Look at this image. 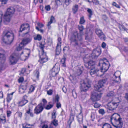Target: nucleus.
I'll list each match as a JSON object with an SVG mask.
<instances>
[{
    "label": "nucleus",
    "instance_id": "obj_55",
    "mask_svg": "<svg viewBox=\"0 0 128 128\" xmlns=\"http://www.w3.org/2000/svg\"><path fill=\"white\" fill-rule=\"evenodd\" d=\"M55 2L57 5H60L61 2L60 0H55Z\"/></svg>",
    "mask_w": 128,
    "mask_h": 128
},
{
    "label": "nucleus",
    "instance_id": "obj_53",
    "mask_svg": "<svg viewBox=\"0 0 128 128\" xmlns=\"http://www.w3.org/2000/svg\"><path fill=\"white\" fill-rule=\"evenodd\" d=\"M45 8L46 10L49 11L50 9V7L49 5H48L45 6Z\"/></svg>",
    "mask_w": 128,
    "mask_h": 128
},
{
    "label": "nucleus",
    "instance_id": "obj_44",
    "mask_svg": "<svg viewBox=\"0 0 128 128\" xmlns=\"http://www.w3.org/2000/svg\"><path fill=\"white\" fill-rule=\"evenodd\" d=\"M114 95V93L112 92H111L108 93L107 94V96L108 97L113 96Z\"/></svg>",
    "mask_w": 128,
    "mask_h": 128
},
{
    "label": "nucleus",
    "instance_id": "obj_3",
    "mask_svg": "<svg viewBox=\"0 0 128 128\" xmlns=\"http://www.w3.org/2000/svg\"><path fill=\"white\" fill-rule=\"evenodd\" d=\"M2 41L6 44H10L12 42L14 37V34L11 31H5L3 33Z\"/></svg>",
    "mask_w": 128,
    "mask_h": 128
},
{
    "label": "nucleus",
    "instance_id": "obj_35",
    "mask_svg": "<svg viewBox=\"0 0 128 128\" xmlns=\"http://www.w3.org/2000/svg\"><path fill=\"white\" fill-rule=\"evenodd\" d=\"M34 40H40L42 38L40 34H38L36 37H34Z\"/></svg>",
    "mask_w": 128,
    "mask_h": 128
},
{
    "label": "nucleus",
    "instance_id": "obj_48",
    "mask_svg": "<svg viewBox=\"0 0 128 128\" xmlns=\"http://www.w3.org/2000/svg\"><path fill=\"white\" fill-rule=\"evenodd\" d=\"M52 90L50 89L48 91H47V93L48 95H51L52 94Z\"/></svg>",
    "mask_w": 128,
    "mask_h": 128
},
{
    "label": "nucleus",
    "instance_id": "obj_47",
    "mask_svg": "<svg viewBox=\"0 0 128 128\" xmlns=\"http://www.w3.org/2000/svg\"><path fill=\"white\" fill-rule=\"evenodd\" d=\"M100 105L97 102H95L94 105V107L96 108L100 107Z\"/></svg>",
    "mask_w": 128,
    "mask_h": 128
},
{
    "label": "nucleus",
    "instance_id": "obj_50",
    "mask_svg": "<svg viewBox=\"0 0 128 128\" xmlns=\"http://www.w3.org/2000/svg\"><path fill=\"white\" fill-rule=\"evenodd\" d=\"M37 25L40 28H42L44 26L43 24L38 22L37 23Z\"/></svg>",
    "mask_w": 128,
    "mask_h": 128
},
{
    "label": "nucleus",
    "instance_id": "obj_42",
    "mask_svg": "<svg viewBox=\"0 0 128 128\" xmlns=\"http://www.w3.org/2000/svg\"><path fill=\"white\" fill-rule=\"evenodd\" d=\"M98 112L100 114L102 115L104 114L105 113L104 110L102 109H100Z\"/></svg>",
    "mask_w": 128,
    "mask_h": 128
},
{
    "label": "nucleus",
    "instance_id": "obj_62",
    "mask_svg": "<svg viewBox=\"0 0 128 128\" xmlns=\"http://www.w3.org/2000/svg\"><path fill=\"white\" fill-rule=\"evenodd\" d=\"M26 69L25 68H22L21 70L22 73L23 74L26 72Z\"/></svg>",
    "mask_w": 128,
    "mask_h": 128
},
{
    "label": "nucleus",
    "instance_id": "obj_7",
    "mask_svg": "<svg viewBox=\"0 0 128 128\" xmlns=\"http://www.w3.org/2000/svg\"><path fill=\"white\" fill-rule=\"evenodd\" d=\"M95 92L93 91L92 94L91 98L93 102L98 100H100L102 94L98 93L97 92L98 90H96ZM98 92H99L98 90Z\"/></svg>",
    "mask_w": 128,
    "mask_h": 128
},
{
    "label": "nucleus",
    "instance_id": "obj_5",
    "mask_svg": "<svg viewBox=\"0 0 128 128\" xmlns=\"http://www.w3.org/2000/svg\"><path fill=\"white\" fill-rule=\"evenodd\" d=\"M108 80L107 78H104L103 79L100 80L97 84H96L94 86V89L100 92L102 90V87L103 86L104 84Z\"/></svg>",
    "mask_w": 128,
    "mask_h": 128
},
{
    "label": "nucleus",
    "instance_id": "obj_64",
    "mask_svg": "<svg viewBox=\"0 0 128 128\" xmlns=\"http://www.w3.org/2000/svg\"><path fill=\"white\" fill-rule=\"evenodd\" d=\"M125 98L126 100H128V93H126L125 94Z\"/></svg>",
    "mask_w": 128,
    "mask_h": 128
},
{
    "label": "nucleus",
    "instance_id": "obj_15",
    "mask_svg": "<svg viewBox=\"0 0 128 128\" xmlns=\"http://www.w3.org/2000/svg\"><path fill=\"white\" fill-rule=\"evenodd\" d=\"M59 71V69L58 68L54 67L51 70L50 72V74L51 76L54 77L58 74Z\"/></svg>",
    "mask_w": 128,
    "mask_h": 128
},
{
    "label": "nucleus",
    "instance_id": "obj_58",
    "mask_svg": "<svg viewBox=\"0 0 128 128\" xmlns=\"http://www.w3.org/2000/svg\"><path fill=\"white\" fill-rule=\"evenodd\" d=\"M11 114V112L10 111H7V116L8 117H9L10 115Z\"/></svg>",
    "mask_w": 128,
    "mask_h": 128
},
{
    "label": "nucleus",
    "instance_id": "obj_46",
    "mask_svg": "<svg viewBox=\"0 0 128 128\" xmlns=\"http://www.w3.org/2000/svg\"><path fill=\"white\" fill-rule=\"evenodd\" d=\"M53 106V105L52 104H49L45 108L47 110H49L52 108Z\"/></svg>",
    "mask_w": 128,
    "mask_h": 128
},
{
    "label": "nucleus",
    "instance_id": "obj_38",
    "mask_svg": "<svg viewBox=\"0 0 128 128\" xmlns=\"http://www.w3.org/2000/svg\"><path fill=\"white\" fill-rule=\"evenodd\" d=\"M12 96L11 95L8 94L7 97V101L8 102H9L12 98Z\"/></svg>",
    "mask_w": 128,
    "mask_h": 128
},
{
    "label": "nucleus",
    "instance_id": "obj_23",
    "mask_svg": "<svg viewBox=\"0 0 128 128\" xmlns=\"http://www.w3.org/2000/svg\"><path fill=\"white\" fill-rule=\"evenodd\" d=\"M5 52L2 49H0V60L2 61V60L4 58ZM1 62L0 61V62Z\"/></svg>",
    "mask_w": 128,
    "mask_h": 128
},
{
    "label": "nucleus",
    "instance_id": "obj_11",
    "mask_svg": "<svg viewBox=\"0 0 128 128\" xmlns=\"http://www.w3.org/2000/svg\"><path fill=\"white\" fill-rule=\"evenodd\" d=\"M95 32L96 35L101 40H105V36L101 30L99 28H96V30Z\"/></svg>",
    "mask_w": 128,
    "mask_h": 128
},
{
    "label": "nucleus",
    "instance_id": "obj_1",
    "mask_svg": "<svg viewBox=\"0 0 128 128\" xmlns=\"http://www.w3.org/2000/svg\"><path fill=\"white\" fill-rule=\"evenodd\" d=\"M79 33L77 31L74 32L70 38L71 43L74 46H80L83 44L82 36L83 35V31L84 26H78Z\"/></svg>",
    "mask_w": 128,
    "mask_h": 128
},
{
    "label": "nucleus",
    "instance_id": "obj_45",
    "mask_svg": "<svg viewBox=\"0 0 128 128\" xmlns=\"http://www.w3.org/2000/svg\"><path fill=\"white\" fill-rule=\"evenodd\" d=\"M85 22L84 20L83 17L81 18L80 22V24H83Z\"/></svg>",
    "mask_w": 128,
    "mask_h": 128
},
{
    "label": "nucleus",
    "instance_id": "obj_20",
    "mask_svg": "<svg viewBox=\"0 0 128 128\" xmlns=\"http://www.w3.org/2000/svg\"><path fill=\"white\" fill-rule=\"evenodd\" d=\"M29 25L28 24H22L20 26L19 32H22V31L27 29L29 30Z\"/></svg>",
    "mask_w": 128,
    "mask_h": 128
},
{
    "label": "nucleus",
    "instance_id": "obj_14",
    "mask_svg": "<svg viewBox=\"0 0 128 128\" xmlns=\"http://www.w3.org/2000/svg\"><path fill=\"white\" fill-rule=\"evenodd\" d=\"M18 60V58L16 57V56H14L13 54L9 58L10 63V64L13 65L15 64L17 62Z\"/></svg>",
    "mask_w": 128,
    "mask_h": 128
},
{
    "label": "nucleus",
    "instance_id": "obj_4",
    "mask_svg": "<svg viewBox=\"0 0 128 128\" xmlns=\"http://www.w3.org/2000/svg\"><path fill=\"white\" fill-rule=\"evenodd\" d=\"M45 42L44 41H42L40 43L39 47L41 50L39 51V56L40 60H38L40 63H42L48 61V58L46 52H44V48L45 47L44 46Z\"/></svg>",
    "mask_w": 128,
    "mask_h": 128
},
{
    "label": "nucleus",
    "instance_id": "obj_28",
    "mask_svg": "<svg viewBox=\"0 0 128 128\" xmlns=\"http://www.w3.org/2000/svg\"><path fill=\"white\" fill-rule=\"evenodd\" d=\"M70 79L72 82L74 84H76L78 82V80L75 77H74L72 76H71L70 78Z\"/></svg>",
    "mask_w": 128,
    "mask_h": 128
},
{
    "label": "nucleus",
    "instance_id": "obj_61",
    "mask_svg": "<svg viewBox=\"0 0 128 128\" xmlns=\"http://www.w3.org/2000/svg\"><path fill=\"white\" fill-rule=\"evenodd\" d=\"M123 50L125 52H128V50L127 48L125 47L123 48Z\"/></svg>",
    "mask_w": 128,
    "mask_h": 128
},
{
    "label": "nucleus",
    "instance_id": "obj_41",
    "mask_svg": "<svg viewBox=\"0 0 128 128\" xmlns=\"http://www.w3.org/2000/svg\"><path fill=\"white\" fill-rule=\"evenodd\" d=\"M88 2H93L95 3L96 4H99V2L98 0H88Z\"/></svg>",
    "mask_w": 128,
    "mask_h": 128
},
{
    "label": "nucleus",
    "instance_id": "obj_13",
    "mask_svg": "<svg viewBox=\"0 0 128 128\" xmlns=\"http://www.w3.org/2000/svg\"><path fill=\"white\" fill-rule=\"evenodd\" d=\"M14 8L12 7L8 8L4 16H10L12 15L14 12Z\"/></svg>",
    "mask_w": 128,
    "mask_h": 128
},
{
    "label": "nucleus",
    "instance_id": "obj_24",
    "mask_svg": "<svg viewBox=\"0 0 128 128\" xmlns=\"http://www.w3.org/2000/svg\"><path fill=\"white\" fill-rule=\"evenodd\" d=\"M90 72V74L92 76L96 73L99 71V70L98 69H96L94 67L91 68Z\"/></svg>",
    "mask_w": 128,
    "mask_h": 128
},
{
    "label": "nucleus",
    "instance_id": "obj_27",
    "mask_svg": "<svg viewBox=\"0 0 128 128\" xmlns=\"http://www.w3.org/2000/svg\"><path fill=\"white\" fill-rule=\"evenodd\" d=\"M78 6L77 4H75L72 8V12L74 14H75L78 11Z\"/></svg>",
    "mask_w": 128,
    "mask_h": 128
},
{
    "label": "nucleus",
    "instance_id": "obj_60",
    "mask_svg": "<svg viewBox=\"0 0 128 128\" xmlns=\"http://www.w3.org/2000/svg\"><path fill=\"white\" fill-rule=\"evenodd\" d=\"M42 102H43L44 106H45L47 103V101L44 99H43L42 100Z\"/></svg>",
    "mask_w": 128,
    "mask_h": 128
},
{
    "label": "nucleus",
    "instance_id": "obj_63",
    "mask_svg": "<svg viewBox=\"0 0 128 128\" xmlns=\"http://www.w3.org/2000/svg\"><path fill=\"white\" fill-rule=\"evenodd\" d=\"M106 44L104 42H103L102 44V46L103 48H104L106 47Z\"/></svg>",
    "mask_w": 128,
    "mask_h": 128
},
{
    "label": "nucleus",
    "instance_id": "obj_52",
    "mask_svg": "<svg viewBox=\"0 0 128 128\" xmlns=\"http://www.w3.org/2000/svg\"><path fill=\"white\" fill-rule=\"evenodd\" d=\"M30 126V124H26L25 125V124H23L22 125L23 128H30L29 126Z\"/></svg>",
    "mask_w": 128,
    "mask_h": 128
},
{
    "label": "nucleus",
    "instance_id": "obj_9",
    "mask_svg": "<svg viewBox=\"0 0 128 128\" xmlns=\"http://www.w3.org/2000/svg\"><path fill=\"white\" fill-rule=\"evenodd\" d=\"M27 86V82L26 81L22 82L19 88L20 93L22 94L25 92Z\"/></svg>",
    "mask_w": 128,
    "mask_h": 128
},
{
    "label": "nucleus",
    "instance_id": "obj_51",
    "mask_svg": "<svg viewBox=\"0 0 128 128\" xmlns=\"http://www.w3.org/2000/svg\"><path fill=\"white\" fill-rule=\"evenodd\" d=\"M36 28L38 31H40L41 33H43L44 32V30H43L40 29V28L37 26L36 27Z\"/></svg>",
    "mask_w": 128,
    "mask_h": 128
},
{
    "label": "nucleus",
    "instance_id": "obj_2",
    "mask_svg": "<svg viewBox=\"0 0 128 128\" xmlns=\"http://www.w3.org/2000/svg\"><path fill=\"white\" fill-rule=\"evenodd\" d=\"M110 122L112 125L116 128H122L123 122L122 118L118 114L114 113L110 118Z\"/></svg>",
    "mask_w": 128,
    "mask_h": 128
},
{
    "label": "nucleus",
    "instance_id": "obj_33",
    "mask_svg": "<svg viewBox=\"0 0 128 128\" xmlns=\"http://www.w3.org/2000/svg\"><path fill=\"white\" fill-rule=\"evenodd\" d=\"M51 123V124H52L55 126H57L58 125V121L55 119H54Z\"/></svg>",
    "mask_w": 128,
    "mask_h": 128
},
{
    "label": "nucleus",
    "instance_id": "obj_8",
    "mask_svg": "<svg viewBox=\"0 0 128 128\" xmlns=\"http://www.w3.org/2000/svg\"><path fill=\"white\" fill-rule=\"evenodd\" d=\"M103 62V61L102 60H100L98 64V65L100 66V64H102V66L101 72H104L108 70L109 68V66H108V64H107L106 63Z\"/></svg>",
    "mask_w": 128,
    "mask_h": 128
},
{
    "label": "nucleus",
    "instance_id": "obj_54",
    "mask_svg": "<svg viewBox=\"0 0 128 128\" xmlns=\"http://www.w3.org/2000/svg\"><path fill=\"white\" fill-rule=\"evenodd\" d=\"M60 98L59 97L58 95H57L55 97V101L56 102H58Z\"/></svg>",
    "mask_w": 128,
    "mask_h": 128
},
{
    "label": "nucleus",
    "instance_id": "obj_26",
    "mask_svg": "<svg viewBox=\"0 0 128 128\" xmlns=\"http://www.w3.org/2000/svg\"><path fill=\"white\" fill-rule=\"evenodd\" d=\"M31 41V40L29 38H25L24 39L22 40V42L20 43L23 44L24 46Z\"/></svg>",
    "mask_w": 128,
    "mask_h": 128
},
{
    "label": "nucleus",
    "instance_id": "obj_25",
    "mask_svg": "<svg viewBox=\"0 0 128 128\" xmlns=\"http://www.w3.org/2000/svg\"><path fill=\"white\" fill-rule=\"evenodd\" d=\"M61 45H60V44H58V45H57L56 46V54L57 55H59L61 52Z\"/></svg>",
    "mask_w": 128,
    "mask_h": 128
},
{
    "label": "nucleus",
    "instance_id": "obj_59",
    "mask_svg": "<svg viewBox=\"0 0 128 128\" xmlns=\"http://www.w3.org/2000/svg\"><path fill=\"white\" fill-rule=\"evenodd\" d=\"M24 80V78H19L18 79V82H21L22 83L24 82L23 81Z\"/></svg>",
    "mask_w": 128,
    "mask_h": 128
},
{
    "label": "nucleus",
    "instance_id": "obj_17",
    "mask_svg": "<svg viewBox=\"0 0 128 128\" xmlns=\"http://www.w3.org/2000/svg\"><path fill=\"white\" fill-rule=\"evenodd\" d=\"M100 54V53L99 51L96 50H94L90 57L92 59L96 58Z\"/></svg>",
    "mask_w": 128,
    "mask_h": 128
},
{
    "label": "nucleus",
    "instance_id": "obj_37",
    "mask_svg": "<svg viewBox=\"0 0 128 128\" xmlns=\"http://www.w3.org/2000/svg\"><path fill=\"white\" fill-rule=\"evenodd\" d=\"M42 128H48V126L47 124L45 122H42L41 124Z\"/></svg>",
    "mask_w": 128,
    "mask_h": 128
},
{
    "label": "nucleus",
    "instance_id": "obj_31",
    "mask_svg": "<svg viewBox=\"0 0 128 128\" xmlns=\"http://www.w3.org/2000/svg\"><path fill=\"white\" fill-rule=\"evenodd\" d=\"M12 1H14L16 0H12ZM8 0H0V6L6 4Z\"/></svg>",
    "mask_w": 128,
    "mask_h": 128
},
{
    "label": "nucleus",
    "instance_id": "obj_40",
    "mask_svg": "<svg viewBox=\"0 0 128 128\" xmlns=\"http://www.w3.org/2000/svg\"><path fill=\"white\" fill-rule=\"evenodd\" d=\"M72 96L74 97V98H77V95L76 91L74 90H72Z\"/></svg>",
    "mask_w": 128,
    "mask_h": 128
},
{
    "label": "nucleus",
    "instance_id": "obj_30",
    "mask_svg": "<svg viewBox=\"0 0 128 128\" xmlns=\"http://www.w3.org/2000/svg\"><path fill=\"white\" fill-rule=\"evenodd\" d=\"M74 116H70L69 120L68 122L69 124V128H70V124L74 120Z\"/></svg>",
    "mask_w": 128,
    "mask_h": 128
},
{
    "label": "nucleus",
    "instance_id": "obj_49",
    "mask_svg": "<svg viewBox=\"0 0 128 128\" xmlns=\"http://www.w3.org/2000/svg\"><path fill=\"white\" fill-rule=\"evenodd\" d=\"M112 5L113 6H115L116 8H120V6L118 4H117L115 2H114L112 3Z\"/></svg>",
    "mask_w": 128,
    "mask_h": 128
},
{
    "label": "nucleus",
    "instance_id": "obj_18",
    "mask_svg": "<svg viewBox=\"0 0 128 128\" xmlns=\"http://www.w3.org/2000/svg\"><path fill=\"white\" fill-rule=\"evenodd\" d=\"M95 64V62L94 61L92 60H90L86 63L85 64V66L86 68H90L94 67V65Z\"/></svg>",
    "mask_w": 128,
    "mask_h": 128
},
{
    "label": "nucleus",
    "instance_id": "obj_6",
    "mask_svg": "<svg viewBox=\"0 0 128 128\" xmlns=\"http://www.w3.org/2000/svg\"><path fill=\"white\" fill-rule=\"evenodd\" d=\"M90 85L84 81L82 80L80 83V90L81 92H86L90 87Z\"/></svg>",
    "mask_w": 128,
    "mask_h": 128
},
{
    "label": "nucleus",
    "instance_id": "obj_22",
    "mask_svg": "<svg viewBox=\"0 0 128 128\" xmlns=\"http://www.w3.org/2000/svg\"><path fill=\"white\" fill-rule=\"evenodd\" d=\"M55 22V20L54 16H51L50 21L48 23L47 26L48 27V28L49 29L51 28V26L50 25L52 23Z\"/></svg>",
    "mask_w": 128,
    "mask_h": 128
},
{
    "label": "nucleus",
    "instance_id": "obj_56",
    "mask_svg": "<svg viewBox=\"0 0 128 128\" xmlns=\"http://www.w3.org/2000/svg\"><path fill=\"white\" fill-rule=\"evenodd\" d=\"M61 104L60 102H57L56 107L57 108H59L61 107Z\"/></svg>",
    "mask_w": 128,
    "mask_h": 128
},
{
    "label": "nucleus",
    "instance_id": "obj_29",
    "mask_svg": "<svg viewBox=\"0 0 128 128\" xmlns=\"http://www.w3.org/2000/svg\"><path fill=\"white\" fill-rule=\"evenodd\" d=\"M3 21L5 23H6V22H10V16H3Z\"/></svg>",
    "mask_w": 128,
    "mask_h": 128
},
{
    "label": "nucleus",
    "instance_id": "obj_16",
    "mask_svg": "<svg viewBox=\"0 0 128 128\" xmlns=\"http://www.w3.org/2000/svg\"><path fill=\"white\" fill-rule=\"evenodd\" d=\"M27 96L26 95H24L23 96V99L21 101L19 102L18 106H24L28 102V101L26 100Z\"/></svg>",
    "mask_w": 128,
    "mask_h": 128
},
{
    "label": "nucleus",
    "instance_id": "obj_57",
    "mask_svg": "<svg viewBox=\"0 0 128 128\" xmlns=\"http://www.w3.org/2000/svg\"><path fill=\"white\" fill-rule=\"evenodd\" d=\"M58 42L57 44V45H58V44H60V45H61V38L60 37H59L58 39Z\"/></svg>",
    "mask_w": 128,
    "mask_h": 128
},
{
    "label": "nucleus",
    "instance_id": "obj_32",
    "mask_svg": "<svg viewBox=\"0 0 128 128\" xmlns=\"http://www.w3.org/2000/svg\"><path fill=\"white\" fill-rule=\"evenodd\" d=\"M24 45L22 43H20L19 46L17 47L16 49L17 51H20L24 48Z\"/></svg>",
    "mask_w": 128,
    "mask_h": 128
},
{
    "label": "nucleus",
    "instance_id": "obj_43",
    "mask_svg": "<svg viewBox=\"0 0 128 128\" xmlns=\"http://www.w3.org/2000/svg\"><path fill=\"white\" fill-rule=\"evenodd\" d=\"M87 11L89 14V16H91L93 14V12L90 9L88 8L87 10Z\"/></svg>",
    "mask_w": 128,
    "mask_h": 128
},
{
    "label": "nucleus",
    "instance_id": "obj_19",
    "mask_svg": "<svg viewBox=\"0 0 128 128\" xmlns=\"http://www.w3.org/2000/svg\"><path fill=\"white\" fill-rule=\"evenodd\" d=\"M120 72L118 71L115 72L114 74V76L116 78V79L113 80L116 83H118L120 82L121 81V79L120 78V75H117L118 74H120Z\"/></svg>",
    "mask_w": 128,
    "mask_h": 128
},
{
    "label": "nucleus",
    "instance_id": "obj_21",
    "mask_svg": "<svg viewBox=\"0 0 128 128\" xmlns=\"http://www.w3.org/2000/svg\"><path fill=\"white\" fill-rule=\"evenodd\" d=\"M82 112L81 111L80 113L77 116L78 120L80 124L82 123L83 120V116L82 114H81Z\"/></svg>",
    "mask_w": 128,
    "mask_h": 128
},
{
    "label": "nucleus",
    "instance_id": "obj_39",
    "mask_svg": "<svg viewBox=\"0 0 128 128\" xmlns=\"http://www.w3.org/2000/svg\"><path fill=\"white\" fill-rule=\"evenodd\" d=\"M69 47L68 46H64L63 50V51L64 53H66L69 50Z\"/></svg>",
    "mask_w": 128,
    "mask_h": 128
},
{
    "label": "nucleus",
    "instance_id": "obj_34",
    "mask_svg": "<svg viewBox=\"0 0 128 128\" xmlns=\"http://www.w3.org/2000/svg\"><path fill=\"white\" fill-rule=\"evenodd\" d=\"M111 126L108 123H106L104 124L102 126V128H112Z\"/></svg>",
    "mask_w": 128,
    "mask_h": 128
},
{
    "label": "nucleus",
    "instance_id": "obj_36",
    "mask_svg": "<svg viewBox=\"0 0 128 128\" xmlns=\"http://www.w3.org/2000/svg\"><path fill=\"white\" fill-rule=\"evenodd\" d=\"M34 76H36L37 78H38L39 76V72L38 70H36L34 72Z\"/></svg>",
    "mask_w": 128,
    "mask_h": 128
},
{
    "label": "nucleus",
    "instance_id": "obj_12",
    "mask_svg": "<svg viewBox=\"0 0 128 128\" xmlns=\"http://www.w3.org/2000/svg\"><path fill=\"white\" fill-rule=\"evenodd\" d=\"M43 109L42 103H40L36 107L34 110V113L38 114L40 113Z\"/></svg>",
    "mask_w": 128,
    "mask_h": 128
},
{
    "label": "nucleus",
    "instance_id": "obj_10",
    "mask_svg": "<svg viewBox=\"0 0 128 128\" xmlns=\"http://www.w3.org/2000/svg\"><path fill=\"white\" fill-rule=\"evenodd\" d=\"M119 104V102H110L108 104V108L110 110H114L117 108Z\"/></svg>",
    "mask_w": 128,
    "mask_h": 128
}]
</instances>
